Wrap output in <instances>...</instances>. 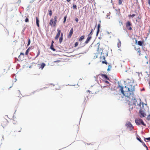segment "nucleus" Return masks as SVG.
Wrapping results in <instances>:
<instances>
[{
  "label": "nucleus",
  "mask_w": 150,
  "mask_h": 150,
  "mask_svg": "<svg viewBox=\"0 0 150 150\" xmlns=\"http://www.w3.org/2000/svg\"><path fill=\"white\" fill-rule=\"evenodd\" d=\"M136 43L140 46H142L144 43V41L142 40L141 41H137V40H135Z\"/></svg>",
  "instance_id": "6e6552de"
},
{
  "label": "nucleus",
  "mask_w": 150,
  "mask_h": 150,
  "mask_svg": "<svg viewBox=\"0 0 150 150\" xmlns=\"http://www.w3.org/2000/svg\"><path fill=\"white\" fill-rule=\"evenodd\" d=\"M30 40L29 39H28V44L27 45V46H28L30 44Z\"/></svg>",
  "instance_id": "a878e982"
},
{
  "label": "nucleus",
  "mask_w": 150,
  "mask_h": 150,
  "mask_svg": "<svg viewBox=\"0 0 150 150\" xmlns=\"http://www.w3.org/2000/svg\"><path fill=\"white\" fill-rule=\"evenodd\" d=\"M126 126L129 130H132L134 128L131 123L129 122H128L126 123Z\"/></svg>",
  "instance_id": "0eeeda50"
},
{
  "label": "nucleus",
  "mask_w": 150,
  "mask_h": 150,
  "mask_svg": "<svg viewBox=\"0 0 150 150\" xmlns=\"http://www.w3.org/2000/svg\"><path fill=\"white\" fill-rule=\"evenodd\" d=\"M45 64L44 63H42L41 64L40 67H39V69H41L42 70L44 67L45 66Z\"/></svg>",
  "instance_id": "ddd939ff"
},
{
  "label": "nucleus",
  "mask_w": 150,
  "mask_h": 150,
  "mask_svg": "<svg viewBox=\"0 0 150 150\" xmlns=\"http://www.w3.org/2000/svg\"><path fill=\"white\" fill-rule=\"evenodd\" d=\"M84 38H80L79 40V41H82L83 40V39Z\"/></svg>",
  "instance_id": "58836bf2"
},
{
  "label": "nucleus",
  "mask_w": 150,
  "mask_h": 150,
  "mask_svg": "<svg viewBox=\"0 0 150 150\" xmlns=\"http://www.w3.org/2000/svg\"><path fill=\"white\" fill-rule=\"evenodd\" d=\"M20 55H21V56L22 55V56H22V57H24V54L23 53H22V52H21V53H20Z\"/></svg>",
  "instance_id": "e433bc0d"
},
{
  "label": "nucleus",
  "mask_w": 150,
  "mask_h": 150,
  "mask_svg": "<svg viewBox=\"0 0 150 150\" xmlns=\"http://www.w3.org/2000/svg\"><path fill=\"white\" fill-rule=\"evenodd\" d=\"M60 62L59 61H54V62Z\"/></svg>",
  "instance_id": "49530a36"
},
{
  "label": "nucleus",
  "mask_w": 150,
  "mask_h": 150,
  "mask_svg": "<svg viewBox=\"0 0 150 150\" xmlns=\"http://www.w3.org/2000/svg\"><path fill=\"white\" fill-rule=\"evenodd\" d=\"M105 57L104 55H102L100 57V61L102 62L103 64H108L106 61L105 60Z\"/></svg>",
  "instance_id": "20e7f679"
},
{
  "label": "nucleus",
  "mask_w": 150,
  "mask_h": 150,
  "mask_svg": "<svg viewBox=\"0 0 150 150\" xmlns=\"http://www.w3.org/2000/svg\"><path fill=\"white\" fill-rule=\"evenodd\" d=\"M115 10L119 13H120V9H116Z\"/></svg>",
  "instance_id": "f704fd0d"
},
{
  "label": "nucleus",
  "mask_w": 150,
  "mask_h": 150,
  "mask_svg": "<svg viewBox=\"0 0 150 150\" xmlns=\"http://www.w3.org/2000/svg\"><path fill=\"white\" fill-rule=\"evenodd\" d=\"M49 14L50 16H51L52 15V11L51 10H48Z\"/></svg>",
  "instance_id": "393cba45"
},
{
  "label": "nucleus",
  "mask_w": 150,
  "mask_h": 150,
  "mask_svg": "<svg viewBox=\"0 0 150 150\" xmlns=\"http://www.w3.org/2000/svg\"><path fill=\"white\" fill-rule=\"evenodd\" d=\"M5 5H6V6H7V4H5Z\"/></svg>",
  "instance_id": "3c124183"
},
{
  "label": "nucleus",
  "mask_w": 150,
  "mask_h": 150,
  "mask_svg": "<svg viewBox=\"0 0 150 150\" xmlns=\"http://www.w3.org/2000/svg\"><path fill=\"white\" fill-rule=\"evenodd\" d=\"M63 40V38H59V43L60 44Z\"/></svg>",
  "instance_id": "2f4dec72"
},
{
  "label": "nucleus",
  "mask_w": 150,
  "mask_h": 150,
  "mask_svg": "<svg viewBox=\"0 0 150 150\" xmlns=\"http://www.w3.org/2000/svg\"><path fill=\"white\" fill-rule=\"evenodd\" d=\"M40 50H38V53L37 55V57L38 56L40 55Z\"/></svg>",
  "instance_id": "c9c22d12"
},
{
  "label": "nucleus",
  "mask_w": 150,
  "mask_h": 150,
  "mask_svg": "<svg viewBox=\"0 0 150 150\" xmlns=\"http://www.w3.org/2000/svg\"><path fill=\"white\" fill-rule=\"evenodd\" d=\"M105 83H109V82L108 81H105Z\"/></svg>",
  "instance_id": "79ce46f5"
},
{
  "label": "nucleus",
  "mask_w": 150,
  "mask_h": 150,
  "mask_svg": "<svg viewBox=\"0 0 150 150\" xmlns=\"http://www.w3.org/2000/svg\"><path fill=\"white\" fill-rule=\"evenodd\" d=\"M19 150H21V149H19Z\"/></svg>",
  "instance_id": "864d4df0"
},
{
  "label": "nucleus",
  "mask_w": 150,
  "mask_h": 150,
  "mask_svg": "<svg viewBox=\"0 0 150 150\" xmlns=\"http://www.w3.org/2000/svg\"><path fill=\"white\" fill-rule=\"evenodd\" d=\"M73 7L74 8L77 9V6L75 4H74L73 6Z\"/></svg>",
  "instance_id": "c756f323"
},
{
  "label": "nucleus",
  "mask_w": 150,
  "mask_h": 150,
  "mask_svg": "<svg viewBox=\"0 0 150 150\" xmlns=\"http://www.w3.org/2000/svg\"><path fill=\"white\" fill-rule=\"evenodd\" d=\"M2 8V6H1L0 7V9H1V8Z\"/></svg>",
  "instance_id": "09e8293b"
},
{
  "label": "nucleus",
  "mask_w": 150,
  "mask_h": 150,
  "mask_svg": "<svg viewBox=\"0 0 150 150\" xmlns=\"http://www.w3.org/2000/svg\"><path fill=\"white\" fill-rule=\"evenodd\" d=\"M21 127H19L17 131H18L19 132L21 131Z\"/></svg>",
  "instance_id": "473e14b6"
},
{
  "label": "nucleus",
  "mask_w": 150,
  "mask_h": 150,
  "mask_svg": "<svg viewBox=\"0 0 150 150\" xmlns=\"http://www.w3.org/2000/svg\"><path fill=\"white\" fill-rule=\"evenodd\" d=\"M100 28V24H99L98 25V30H97V35L98 34L99 32Z\"/></svg>",
  "instance_id": "a211bd4d"
},
{
  "label": "nucleus",
  "mask_w": 150,
  "mask_h": 150,
  "mask_svg": "<svg viewBox=\"0 0 150 150\" xmlns=\"http://www.w3.org/2000/svg\"><path fill=\"white\" fill-rule=\"evenodd\" d=\"M78 45V42H75V43L74 46L75 47H76Z\"/></svg>",
  "instance_id": "c85d7f7f"
},
{
  "label": "nucleus",
  "mask_w": 150,
  "mask_h": 150,
  "mask_svg": "<svg viewBox=\"0 0 150 150\" xmlns=\"http://www.w3.org/2000/svg\"><path fill=\"white\" fill-rule=\"evenodd\" d=\"M62 36H63V34L62 33L61 34V37L60 38H62Z\"/></svg>",
  "instance_id": "37998d69"
},
{
  "label": "nucleus",
  "mask_w": 150,
  "mask_h": 150,
  "mask_svg": "<svg viewBox=\"0 0 150 150\" xmlns=\"http://www.w3.org/2000/svg\"><path fill=\"white\" fill-rule=\"evenodd\" d=\"M71 0H67V1L68 2H69L71 1Z\"/></svg>",
  "instance_id": "a18cd8bd"
},
{
  "label": "nucleus",
  "mask_w": 150,
  "mask_h": 150,
  "mask_svg": "<svg viewBox=\"0 0 150 150\" xmlns=\"http://www.w3.org/2000/svg\"><path fill=\"white\" fill-rule=\"evenodd\" d=\"M54 43V42L53 41H52V44H53V43Z\"/></svg>",
  "instance_id": "c03bdc74"
},
{
  "label": "nucleus",
  "mask_w": 150,
  "mask_h": 150,
  "mask_svg": "<svg viewBox=\"0 0 150 150\" xmlns=\"http://www.w3.org/2000/svg\"><path fill=\"white\" fill-rule=\"evenodd\" d=\"M118 42L117 43V46L119 48H120L121 46V44L120 41L119 39H118Z\"/></svg>",
  "instance_id": "f3484780"
},
{
  "label": "nucleus",
  "mask_w": 150,
  "mask_h": 150,
  "mask_svg": "<svg viewBox=\"0 0 150 150\" xmlns=\"http://www.w3.org/2000/svg\"><path fill=\"white\" fill-rule=\"evenodd\" d=\"M91 38H87V39L86 40V41L85 42V43L86 44H87L88 43L89 41L90 40Z\"/></svg>",
  "instance_id": "aec40b11"
},
{
  "label": "nucleus",
  "mask_w": 150,
  "mask_h": 150,
  "mask_svg": "<svg viewBox=\"0 0 150 150\" xmlns=\"http://www.w3.org/2000/svg\"><path fill=\"white\" fill-rule=\"evenodd\" d=\"M75 20L77 23L78 22V21H79L78 18H75Z\"/></svg>",
  "instance_id": "4c0bfd02"
},
{
  "label": "nucleus",
  "mask_w": 150,
  "mask_h": 150,
  "mask_svg": "<svg viewBox=\"0 0 150 150\" xmlns=\"http://www.w3.org/2000/svg\"><path fill=\"white\" fill-rule=\"evenodd\" d=\"M126 26L128 30H132V24L129 21H128L126 22Z\"/></svg>",
  "instance_id": "39448f33"
},
{
  "label": "nucleus",
  "mask_w": 150,
  "mask_h": 150,
  "mask_svg": "<svg viewBox=\"0 0 150 150\" xmlns=\"http://www.w3.org/2000/svg\"><path fill=\"white\" fill-rule=\"evenodd\" d=\"M29 16H27L26 17V18L25 19V22L27 23V22H29Z\"/></svg>",
  "instance_id": "4be33fe9"
},
{
  "label": "nucleus",
  "mask_w": 150,
  "mask_h": 150,
  "mask_svg": "<svg viewBox=\"0 0 150 150\" xmlns=\"http://www.w3.org/2000/svg\"><path fill=\"white\" fill-rule=\"evenodd\" d=\"M73 28H72L70 30V31L69 32V36L70 37H71L72 35L73 34Z\"/></svg>",
  "instance_id": "4468645a"
},
{
  "label": "nucleus",
  "mask_w": 150,
  "mask_h": 150,
  "mask_svg": "<svg viewBox=\"0 0 150 150\" xmlns=\"http://www.w3.org/2000/svg\"><path fill=\"white\" fill-rule=\"evenodd\" d=\"M142 143L144 147H147V146H146V144H145L144 143V142H143L142 141Z\"/></svg>",
  "instance_id": "72a5a7b5"
},
{
  "label": "nucleus",
  "mask_w": 150,
  "mask_h": 150,
  "mask_svg": "<svg viewBox=\"0 0 150 150\" xmlns=\"http://www.w3.org/2000/svg\"><path fill=\"white\" fill-rule=\"evenodd\" d=\"M111 67H112V66L110 65H109L108 66V69H107V70L108 71H110V69L111 68Z\"/></svg>",
  "instance_id": "b1692460"
},
{
  "label": "nucleus",
  "mask_w": 150,
  "mask_h": 150,
  "mask_svg": "<svg viewBox=\"0 0 150 150\" xmlns=\"http://www.w3.org/2000/svg\"><path fill=\"white\" fill-rule=\"evenodd\" d=\"M52 0H50V1H52Z\"/></svg>",
  "instance_id": "5fc2aeb1"
},
{
  "label": "nucleus",
  "mask_w": 150,
  "mask_h": 150,
  "mask_svg": "<svg viewBox=\"0 0 150 150\" xmlns=\"http://www.w3.org/2000/svg\"><path fill=\"white\" fill-rule=\"evenodd\" d=\"M28 48H29V50H30V47H29Z\"/></svg>",
  "instance_id": "603ef678"
},
{
  "label": "nucleus",
  "mask_w": 150,
  "mask_h": 150,
  "mask_svg": "<svg viewBox=\"0 0 150 150\" xmlns=\"http://www.w3.org/2000/svg\"><path fill=\"white\" fill-rule=\"evenodd\" d=\"M23 58V57L20 55L18 57V61H22Z\"/></svg>",
  "instance_id": "2eb2a0df"
},
{
  "label": "nucleus",
  "mask_w": 150,
  "mask_h": 150,
  "mask_svg": "<svg viewBox=\"0 0 150 150\" xmlns=\"http://www.w3.org/2000/svg\"><path fill=\"white\" fill-rule=\"evenodd\" d=\"M92 30H92V31H91V33H90V34L88 35V38H91V34H92Z\"/></svg>",
  "instance_id": "7c9ffc66"
},
{
  "label": "nucleus",
  "mask_w": 150,
  "mask_h": 150,
  "mask_svg": "<svg viewBox=\"0 0 150 150\" xmlns=\"http://www.w3.org/2000/svg\"><path fill=\"white\" fill-rule=\"evenodd\" d=\"M101 76L103 79H105L107 80L109 79V78L105 74H101Z\"/></svg>",
  "instance_id": "9b49d317"
},
{
  "label": "nucleus",
  "mask_w": 150,
  "mask_h": 150,
  "mask_svg": "<svg viewBox=\"0 0 150 150\" xmlns=\"http://www.w3.org/2000/svg\"><path fill=\"white\" fill-rule=\"evenodd\" d=\"M140 117H144L146 116V114L144 113V112L141 110L139 111Z\"/></svg>",
  "instance_id": "1a4fd4ad"
},
{
  "label": "nucleus",
  "mask_w": 150,
  "mask_h": 150,
  "mask_svg": "<svg viewBox=\"0 0 150 150\" xmlns=\"http://www.w3.org/2000/svg\"><path fill=\"white\" fill-rule=\"evenodd\" d=\"M76 127L77 128V131H78V129H79V127L78 126V125H77L76 126Z\"/></svg>",
  "instance_id": "a19ab883"
},
{
  "label": "nucleus",
  "mask_w": 150,
  "mask_h": 150,
  "mask_svg": "<svg viewBox=\"0 0 150 150\" xmlns=\"http://www.w3.org/2000/svg\"><path fill=\"white\" fill-rule=\"evenodd\" d=\"M146 139L150 141V137L145 138Z\"/></svg>",
  "instance_id": "ea45409f"
},
{
  "label": "nucleus",
  "mask_w": 150,
  "mask_h": 150,
  "mask_svg": "<svg viewBox=\"0 0 150 150\" xmlns=\"http://www.w3.org/2000/svg\"><path fill=\"white\" fill-rule=\"evenodd\" d=\"M126 81H127L128 82L127 85V91H124L123 87L120 85H119L117 88H119V91H121L122 94L127 97L126 98L128 101V104L130 105L129 107L130 108L132 109L133 107L131 106L133 105H136L137 102L134 92L135 91V84L133 81L131 82L129 79H127Z\"/></svg>",
  "instance_id": "f257e3e1"
},
{
  "label": "nucleus",
  "mask_w": 150,
  "mask_h": 150,
  "mask_svg": "<svg viewBox=\"0 0 150 150\" xmlns=\"http://www.w3.org/2000/svg\"><path fill=\"white\" fill-rule=\"evenodd\" d=\"M57 31L58 33L55 38H59L61 33V30L59 29H57Z\"/></svg>",
  "instance_id": "f8f14e48"
},
{
  "label": "nucleus",
  "mask_w": 150,
  "mask_h": 150,
  "mask_svg": "<svg viewBox=\"0 0 150 150\" xmlns=\"http://www.w3.org/2000/svg\"><path fill=\"white\" fill-rule=\"evenodd\" d=\"M50 49L53 51H55V49L54 48L53 44H51L50 46Z\"/></svg>",
  "instance_id": "6ab92c4d"
},
{
  "label": "nucleus",
  "mask_w": 150,
  "mask_h": 150,
  "mask_svg": "<svg viewBox=\"0 0 150 150\" xmlns=\"http://www.w3.org/2000/svg\"><path fill=\"white\" fill-rule=\"evenodd\" d=\"M146 148L147 150H148V148L147 147H146Z\"/></svg>",
  "instance_id": "8fccbe9b"
},
{
  "label": "nucleus",
  "mask_w": 150,
  "mask_h": 150,
  "mask_svg": "<svg viewBox=\"0 0 150 150\" xmlns=\"http://www.w3.org/2000/svg\"><path fill=\"white\" fill-rule=\"evenodd\" d=\"M137 139L141 143L142 142V141L141 140L139 136L137 135Z\"/></svg>",
  "instance_id": "412c9836"
},
{
  "label": "nucleus",
  "mask_w": 150,
  "mask_h": 150,
  "mask_svg": "<svg viewBox=\"0 0 150 150\" xmlns=\"http://www.w3.org/2000/svg\"><path fill=\"white\" fill-rule=\"evenodd\" d=\"M134 48L135 50L137 51V54H138L139 56H140L141 53L140 48V47L136 48V47H135Z\"/></svg>",
  "instance_id": "9d476101"
},
{
  "label": "nucleus",
  "mask_w": 150,
  "mask_h": 150,
  "mask_svg": "<svg viewBox=\"0 0 150 150\" xmlns=\"http://www.w3.org/2000/svg\"><path fill=\"white\" fill-rule=\"evenodd\" d=\"M29 48H28V49L26 50L25 52V55H28V54L29 52Z\"/></svg>",
  "instance_id": "5701e85b"
},
{
  "label": "nucleus",
  "mask_w": 150,
  "mask_h": 150,
  "mask_svg": "<svg viewBox=\"0 0 150 150\" xmlns=\"http://www.w3.org/2000/svg\"><path fill=\"white\" fill-rule=\"evenodd\" d=\"M135 122L136 124L137 125H139L141 124L144 126H146L145 124L144 123L143 120L141 119H136Z\"/></svg>",
  "instance_id": "7ed1b4c3"
},
{
  "label": "nucleus",
  "mask_w": 150,
  "mask_h": 150,
  "mask_svg": "<svg viewBox=\"0 0 150 150\" xmlns=\"http://www.w3.org/2000/svg\"><path fill=\"white\" fill-rule=\"evenodd\" d=\"M36 24H37V25L38 26V27H39V20L38 18V17H37L36 18Z\"/></svg>",
  "instance_id": "dca6fc26"
},
{
  "label": "nucleus",
  "mask_w": 150,
  "mask_h": 150,
  "mask_svg": "<svg viewBox=\"0 0 150 150\" xmlns=\"http://www.w3.org/2000/svg\"><path fill=\"white\" fill-rule=\"evenodd\" d=\"M80 38H84V36H81Z\"/></svg>",
  "instance_id": "de8ad7c7"
},
{
  "label": "nucleus",
  "mask_w": 150,
  "mask_h": 150,
  "mask_svg": "<svg viewBox=\"0 0 150 150\" xmlns=\"http://www.w3.org/2000/svg\"><path fill=\"white\" fill-rule=\"evenodd\" d=\"M8 120L5 119H4L2 120L1 122V125L3 128L5 127L8 125Z\"/></svg>",
  "instance_id": "423d86ee"
},
{
  "label": "nucleus",
  "mask_w": 150,
  "mask_h": 150,
  "mask_svg": "<svg viewBox=\"0 0 150 150\" xmlns=\"http://www.w3.org/2000/svg\"><path fill=\"white\" fill-rule=\"evenodd\" d=\"M135 16H136V15L135 14H133L132 15L130 14V15H129V17H133Z\"/></svg>",
  "instance_id": "bb28decb"
},
{
  "label": "nucleus",
  "mask_w": 150,
  "mask_h": 150,
  "mask_svg": "<svg viewBox=\"0 0 150 150\" xmlns=\"http://www.w3.org/2000/svg\"><path fill=\"white\" fill-rule=\"evenodd\" d=\"M54 21L53 22L54 19L53 18L51 19L50 20L49 24L51 26L54 27L56 26L57 21V16H55L54 18Z\"/></svg>",
  "instance_id": "f03ea898"
},
{
  "label": "nucleus",
  "mask_w": 150,
  "mask_h": 150,
  "mask_svg": "<svg viewBox=\"0 0 150 150\" xmlns=\"http://www.w3.org/2000/svg\"><path fill=\"white\" fill-rule=\"evenodd\" d=\"M67 18V16H66L64 17V21H63V23H65L66 22V18Z\"/></svg>",
  "instance_id": "cd10ccee"
}]
</instances>
